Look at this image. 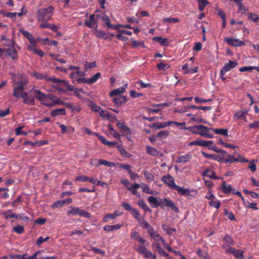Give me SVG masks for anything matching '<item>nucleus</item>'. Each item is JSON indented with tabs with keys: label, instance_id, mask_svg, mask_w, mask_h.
Returning a JSON list of instances; mask_svg holds the SVG:
<instances>
[{
	"label": "nucleus",
	"instance_id": "49530a36",
	"mask_svg": "<svg viewBox=\"0 0 259 259\" xmlns=\"http://www.w3.org/2000/svg\"><path fill=\"white\" fill-rule=\"evenodd\" d=\"M101 77V74L99 72L96 73L94 75H93L92 77L89 78V84H93L96 82L98 79H99Z\"/></svg>",
	"mask_w": 259,
	"mask_h": 259
},
{
	"label": "nucleus",
	"instance_id": "473e14b6",
	"mask_svg": "<svg viewBox=\"0 0 259 259\" xmlns=\"http://www.w3.org/2000/svg\"><path fill=\"white\" fill-rule=\"evenodd\" d=\"M3 215H4V219L8 220L12 218L16 219L17 214L15 213L12 212L11 209H9L7 211H5L2 213Z\"/></svg>",
	"mask_w": 259,
	"mask_h": 259
},
{
	"label": "nucleus",
	"instance_id": "ea45409f",
	"mask_svg": "<svg viewBox=\"0 0 259 259\" xmlns=\"http://www.w3.org/2000/svg\"><path fill=\"white\" fill-rule=\"evenodd\" d=\"M98 165H99V166L104 165L107 166H114L115 164L113 162L108 161L103 159H99Z\"/></svg>",
	"mask_w": 259,
	"mask_h": 259
},
{
	"label": "nucleus",
	"instance_id": "393cba45",
	"mask_svg": "<svg viewBox=\"0 0 259 259\" xmlns=\"http://www.w3.org/2000/svg\"><path fill=\"white\" fill-rule=\"evenodd\" d=\"M122 213L119 212L118 211H115L113 213H107L106 215L103 218V222H108L109 219L114 220L117 217L121 215Z\"/></svg>",
	"mask_w": 259,
	"mask_h": 259
},
{
	"label": "nucleus",
	"instance_id": "e433bc0d",
	"mask_svg": "<svg viewBox=\"0 0 259 259\" xmlns=\"http://www.w3.org/2000/svg\"><path fill=\"white\" fill-rule=\"evenodd\" d=\"M162 228L163 231H165L168 235H172L173 232H176V229L170 228L168 225L164 224L162 225Z\"/></svg>",
	"mask_w": 259,
	"mask_h": 259
},
{
	"label": "nucleus",
	"instance_id": "4c0bfd02",
	"mask_svg": "<svg viewBox=\"0 0 259 259\" xmlns=\"http://www.w3.org/2000/svg\"><path fill=\"white\" fill-rule=\"evenodd\" d=\"M88 106L90 107L91 109L93 111L97 113L99 112L101 110V108L95 104L93 102L90 101L89 103L88 104Z\"/></svg>",
	"mask_w": 259,
	"mask_h": 259
},
{
	"label": "nucleus",
	"instance_id": "864d4df0",
	"mask_svg": "<svg viewBox=\"0 0 259 259\" xmlns=\"http://www.w3.org/2000/svg\"><path fill=\"white\" fill-rule=\"evenodd\" d=\"M223 240L230 245L234 244L235 242L233 238L228 234H226L223 238Z\"/></svg>",
	"mask_w": 259,
	"mask_h": 259
},
{
	"label": "nucleus",
	"instance_id": "bb28decb",
	"mask_svg": "<svg viewBox=\"0 0 259 259\" xmlns=\"http://www.w3.org/2000/svg\"><path fill=\"white\" fill-rule=\"evenodd\" d=\"M117 126L127 135H130L132 133L131 129L124 124L123 121L121 122H118Z\"/></svg>",
	"mask_w": 259,
	"mask_h": 259
},
{
	"label": "nucleus",
	"instance_id": "680f3d73",
	"mask_svg": "<svg viewBox=\"0 0 259 259\" xmlns=\"http://www.w3.org/2000/svg\"><path fill=\"white\" fill-rule=\"evenodd\" d=\"M144 177L148 182H152L154 180V176L147 171L144 172Z\"/></svg>",
	"mask_w": 259,
	"mask_h": 259
},
{
	"label": "nucleus",
	"instance_id": "4468645a",
	"mask_svg": "<svg viewBox=\"0 0 259 259\" xmlns=\"http://www.w3.org/2000/svg\"><path fill=\"white\" fill-rule=\"evenodd\" d=\"M146 149L147 153L151 156L160 157L163 156V154L161 153L160 151L150 146H146Z\"/></svg>",
	"mask_w": 259,
	"mask_h": 259
},
{
	"label": "nucleus",
	"instance_id": "f8f14e48",
	"mask_svg": "<svg viewBox=\"0 0 259 259\" xmlns=\"http://www.w3.org/2000/svg\"><path fill=\"white\" fill-rule=\"evenodd\" d=\"M136 250L146 258H150L152 257V252L143 246H139Z\"/></svg>",
	"mask_w": 259,
	"mask_h": 259
},
{
	"label": "nucleus",
	"instance_id": "37998d69",
	"mask_svg": "<svg viewBox=\"0 0 259 259\" xmlns=\"http://www.w3.org/2000/svg\"><path fill=\"white\" fill-rule=\"evenodd\" d=\"M227 157H228V158H223V162H224L226 163H227L228 162L232 163H233V162L236 161V160H239L238 159H236V157H234L232 155H228Z\"/></svg>",
	"mask_w": 259,
	"mask_h": 259
},
{
	"label": "nucleus",
	"instance_id": "3c124183",
	"mask_svg": "<svg viewBox=\"0 0 259 259\" xmlns=\"http://www.w3.org/2000/svg\"><path fill=\"white\" fill-rule=\"evenodd\" d=\"M23 103L28 104L29 105H34L35 104L34 97H28L27 98L25 99V100H23Z\"/></svg>",
	"mask_w": 259,
	"mask_h": 259
},
{
	"label": "nucleus",
	"instance_id": "f03ea898",
	"mask_svg": "<svg viewBox=\"0 0 259 259\" xmlns=\"http://www.w3.org/2000/svg\"><path fill=\"white\" fill-rule=\"evenodd\" d=\"M54 10V8L51 6L39 9L36 14L37 21L47 22L50 20Z\"/></svg>",
	"mask_w": 259,
	"mask_h": 259
},
{
	"label": "nucleus",
	"instance_id": "f3484780",
	"mask_svg": "<svg viewBox=\"0 0 259 259\" xmlns=\"http://www.w3.org/2000/svg\"><path fill=\"white\" fill-rule=\"evenodd\" d=\"M127 87V84H124V86L121 87V88L114 89L112 91H111L110 92V96L113 97V96H120V95L123 93L125 91V88Z\"/></svg>",
	"mask_w": 259,
	"mask_h": 259
},
{
	"label": "nucleus",
	"instance_id": "20e7f679",
	"mask_svg": "<svg viewBox=\"0 0 259 259\" xmlns=\"http://www.w3.org/2000/svg\"><path fill=\"white\" fill-rule=\"evenodd\" d=\"M162 181L172 190H175L177 188L178 185L175 184L174 178L170 175L163 176L162 177Z\"/></svg>",
	"mask_w": 259,
	"mask_h": 259
},
{
	"label": "nucleus",
	"instance_id": "c03bdc74",
	"mask_svg": "<svg viewBox=\"0 0 259 259\" xmlns=\"http://www.w3.org/2000/svg\"><path fill=\"white\" fill-rule=\"evenodd\" d=\"M96 35L99 38H104L105 39L109 38V34L106 33L103 31H97Z\"/></svg>",
	"mask_w": 259,
	"mask_h": 259
},
{
	"label": "nucleus",
	"instance_id": "7c9ffc66",
	"mask_svg": "<svg viewBox=\"0 0 259 259\" xmlns=\"http://www.w3.org/2000/svg\"><path fill=\"white\" fill-rule=\"evenodd\" d=\"M51 116H57L58 115H66V110L65 108H60L56 109L52 111L51 113Z\"/></svg>",
	"mask_w": 259,
	"mask_h": 259
},
{
	"label": "nucleus",
	"instance_id": "13d9d810",
	"mask_svg": "<svg viewBox=\"0 0 259 259\" xmlns=\"http://www.w3.org/2000/svg\"><path fill=\"white\" fill-rule=\"evenodd\" d=\"M157 67L159 70H165L166 69L169 68L170 66L167 64L161 62L157 65Z\"/></svg>",
	"mask_w": 259,
	"mask_h": 259
},
{
	"label": "nucleus",
	"instance_id": "58836bf2",
	"mask_svg": "<svg viewBox=\"0 0 259 259\" xmlns=\"http://www.w3.org/2000/svg\"><path fill=\"white\" fill-rule=\"evenodd\" d=\"M253 69L256 70L259 72V67L257 66H244L239 68V71L241 72L244 71H251Z\"/></svg>",
	"mask_w": 259,
	"mask_h": 259
},
{
	"label": "nucleus",
	"instance_id": "5fc2aeb1",
	"mask_svg": "<svg viewBox=\"0 0 259 259\" xmlns=\"http://www.w3.org/2000/svg\"><path fill=\"white\" fill-rule=\"evenodd\" d=\"M163 21L164 23H178L179 22V19L177 18H164Z\"/></svg>",
	"mask_w": 259,
	"mask_h": 259
},
{
	"label": "nucleus",
	"instance_id": "79ce46f5",
	"mask_svg": "<svg viewBox=\"0 0 259 259\" xmlns=\"http://www.w3.org/2000/svg\"><path fill=\"white\" fill-rule=\"evenodd\" d=\"M28 50L32 52L33 53L38 55L41 57H42L45 55L44 52L42 50L32 48L30 46H28Z\"/></svg>",
	"mask_w": 259,
	"mask_h": 259
},
{
	"label": "nucleus",
	"instance_id": "6ab92c4d",
	"mask_svg": "<svg viewBox=\"0 0 259 259\" xmlns=\"http://www.w3.org/2000/svg\"><path fill=\"white\" fill-rule=\"evenodd\" d=\"M48 143V141H45V140H40L39 141H36L35 142H32L29 141H26L24 143V145H30L32 147H39L46 144H47Z\"/></svg>",
	"mask_w": 259,
	"mask_h": 259
},
{
	"label": "nucleus",
	"instance_id": "423d86ee",
	"mask_svg": "<svg viewBox=\"0 0 259 259\" xmlns=\"http://www.w3.org/2000/svg\"><path fill=\"white\" fill-rule=\"evenodd\" d=\"M225 41L229 45L234 47H241L245 45V43L239 39L233 38L231 37H226Z\"/></svg>",
	"mask_w": 259,
	"mask_h": 259
},
{
	"label": "nucleus",
	"instance_id": "7ed1b4c3",
	"mask_svg": "<svg viewBox=\"0 0 259 259\" xmlns=\"http://www.w3.org/2000/svg\"><path fill=\"white\" fill-rule=\"evenodd\" d=\"M26 82L25 81H21L18 83V85L15 88H14L13 95L15 98H18L19 97L22 98L23 100H25L28 97V94L27 92H23L22 94H20L19 92L22 91L24 89V86L25 85Z\"/></svg>",
	"mask_w": 259,
	"mask_h": 259
},
{
	"label": "nucleus",
	"instance_id": "f257e3e1",
	"mask_svg": "<svg viewBox=\"0 0 259 259\" xmlns=\"http://www.w3.org/2000/svg\"><path fill=\"white\" fill-rule=\"evenodd\" d=\"M148 200L151 204V206L153 208H156L160 206L161 207L163 208L164 206H167L170 207L175 212L178 213L179 212V209L175 204L172 201L166 198H163L162 199L159 198V201L157 198L150 196L148 197Z\"/></svg>",
	"mask_w": 259,
	"mask_h": 259
},
{
	"label": "nucleus",
	"instance_id": "ddd939ff",
	"mask_svg": "<svg viewBox=\"0 0 259 259\" xmlns=\"http://www.w3.org/2000/svg\"><path fill=\"white\" fill-rule=\"evenodd\" d=\"M30 92L32 93L34 96V98H36L41 102H43L42 100L46 99L47 96V94L43 93L40 90H34L33 88L30 90Z\"/></svg>",
	"mask_w": 259,
	"mask_h": 259
},
{
	"label": "nucleus",
	"instance_id": "72a5a7b5",
	"mask_svg": "<svg viewBox=\"0 0 259 259\" xmlns=\"http://www.w3.org/2000/svg\"><path fill=\"white\" fill-rule=\"evenodd\" d=\"M208 143L210 142H206V141L195 140L190 142L188 144L189 146L198 145L200 146H207Z\"/></svg>",
	"mask_w": 259,
	"mask_h": 259
},
{
	"label": "nucleus",
	"instance_id": "8fccbe9b",
	"mask_svg": "<svg viewBox=\"0 0 259 259\" xmlns=\"http://www.w3.org/2000/svg\"><path fill=\"white\" fill-rule=\"evenodd\" d=\"M150 236V237L153 238L155 240L158 241L160 240V238H162L163 237H161L158 233L155 232L153 228L152 231H150V233H148Z\"/></svg>",
	"mask_w": 259,
	"mask_h": 259
},
{
	"label": "nucleus",
	"instance_id": "c756f323",
	"mask_svg": "<svg viewBox=\"0 0 259 259\" xmlns=\"http://www.w3.org/2000/svg\"><path fill=\"white\" fill-rule=\"evenodd\" d=\"M209 131L213 132L216 134H220L225 136H228V132L227 129L214 128H209Z\"/></svg>",
	"mask_w": 259,
	"mask_h": 259
},
{
	"label": "nucleus",
	"instance_id": "4be33fe9",
	"mask_svg": "<svg viewBox=\"0 0 259 259\" xmlns=\"http://www.w3.org/2000/svg\"><path fill=\"white\" fill-rule=\"evenodd\" d=\"M192 155L189 154L184 155H181L177 158L176 162L178 163H186L190 161Z\"/></svg>",
	"mask_w": 259,
	"mask_h": 259
},
{
	"label": "nucleus",
	"instance_id": "6e6552de",
	"mask_svg": "<svg viewBox=\"0 0 259 259\" xmlns=\"http://www.w3.org/2000/svg\"><path fill=\"white\" fill-rule=\"evenodd\" d=\"M237 65L238 63L237 62L230 60L229 63L225 64V65L221 69V71H222V74H225L227 72L235 68Z\"/></svg>",
	"mask_w": 259,
	"mask_h": 259
},
{
	"label": "nucleus",
	"instance_id": "f704fd0d",
	"mask_svg": "<svg viewBox=\"0 0 259 259\" xmlns=\"http://www.w3.org/2000/svg\"><path fill=\"white\" fill-rule=\"evenodd\" d=\"M222 190L225 194H229L233 190L231 185H226V182L224 181L222 184Z\"/></svg>",
	"mask_w": 259,
	"mask_h": 259
},
{
	"label": "nucleus",
	"instance_id": "39448f33",
	"mask_svg": "<svg viewBox=\"0 0 259 259\" xmlns=\"http://www.w3.org/2000/svg\"><path fill=\"white\" fill-rule=\"evenodd\" d=\"M185 130H188L193 134H199L198 131L203 130L206 132H208L209 129L208 127L203 125H197L189 127H185L183 128Z\"/></svg>",
	"mask_w": 259,
	"mask_h": 259
},
{
	"label": "nucleus",
	"instance_id": "4d7b16f0",
	"mask_svg": "<svg viewBox=\"0 0 259 259\" xmlns=\"http://www.w3.org/2000/svg\"><path fill=\"white\" fill-rule=\"evenodd\" d=\"M96 67V63L95 62H85L84 64L85 70H87L89 69L93 68Z\"/></svg>",
	"mask_w": 259,
	"mask_h": 259
},
{
	"label": "nucleus",
	"instance_id": "b1692460",
	"mask_svg": "<svg viewBox=\"0 0 259 259\" xmlns=\"http://www.w3.org/2000/svg\"><path fill=\"white\" fill-rule=\"evenodd\" d=\"M201 153L206 158L214 159L215 160H217V161H218L220 162H223V157H221V156H218V155H213V154H207V153H205L203 151H201Z\"/></svg>",
	"mask_w": 259,
	"mask_h": 259
},
{
	"label": "nucleus",
	"instance_id": "9b49d317",
	"mask_svg": "<svg viewBox=\"0 0 259 259\" xmlns=\"http://www.w3.org/2000/svg\"><path fill=\"white\" fill-rule=\"evenodd\" d=\"M112 100L116 106L119 107L124 104L127 101V99L125 96H117L113 97Z\"/></svg>",
	"mask_w": 259,
	"mask_h": 259
},
{
	"label": "nucleus",
	"instance_id": "c9c22d12",
	"mask_svg": "<svg viewBox=\"0 0 259 259\" xmlns=\"http://www.w3.org/2000/svg\"><path fill=\"white\" fill-rule=\"evenodd\" d=\"M138 204L139 206L141 207L145 211L151 212L152 210L146 204L144 200L142 199L138 201Z\"/></svg>",
	"mask_w": 259,
	"mask_h": 259
},
{
	"label": "nucleus",
	"instance_id": "0eeeda50",
	"mask_svg": "<svg viewBox=\"0 0 259 259\" xmlns=\"http://www.w3.org/2000/svg\"><path fill=\"white\" fill-rule=\"evenodd\" d=\"M84 25L90 28H97L98 22L95 19V16L94 14H92L90 16L89 20H85Z\"/></svg>",
	"mask_w": 259,
	"mask_h": 259
},
{
	"label": "nucleus",
	"instance_id": "1a4fd4ad",
	"mask_svg": "<svg viewBox=\"0 0 259 259\" xmlns=\"http://www.w3.org/2000/svg\"><path fill=\"white\" fill-rule=\"evenodd\" d=\"M6 57H11L13 60L16 61L18 59V56L17 50L14 47L6 49Z\"/></svg>",
	"mask_w": 259,
	"mask_h": 259
},
{
	"label": "nucleus",
	"instance_id": "603ef678",
	"mask_svg": "<svg viewBox=\"0 0 259 259\" xmlns=\"http://www.w3.org/2000/svg\"><path fill=\"white\" fill-rule=\"evenodd\" d=\"M108 130L110 132L111 134L116 138H119L120 136L117 132L114 130L113 126L112 125H108Z\"/></svg>",
	"mask_w": 259,
	"mask_h": 259
},
{
	"label": "nucleus",
	"instance_id": "69168bd1",
	"mask_svg": "<svg viewBox=\"0 0 259 259\" xmlns=\"http://www.w3.org/2000/svg\"><path fill=\"white\" fill-rule=\"evenodd\" d=\"M14 231L19 234L23 233L24 231V228L22 226L17 225L14 228Z\"/></svg>",
	"mask_w": 259,
	"mask_h": 259
},
{
	"label": "nucleus",
	"instance_id": "2f4dec72",
	"mask_svg": "<svg viewBox=\"0 0 259 259\" xmlns=\"http://www.w3.org/2000/svg\"><path fill=\"white\" fill-rule=\"evenodd\" d=\"M121 227V225L119 224L106 225L103 227V230L106 232H111L119 229Z\"/></svg>",
	"mask_w": 259,
	"mask_h": 259
},
{
	"label": "nucleus",
	"instance_id": "0e129e2a",
	"mask_svg": "<svg viewBox=\"0 0 259 259\" xmlns=\"http://www.w3.org/2000/svg\"><path fill=\"white\" fill-rule=\"evenodd\" d=\"M169 134V132L168 131H162L158 132L157 136L160 138H165L168 136Z\"/></svg>",
	"mask_w": 259,
	"mask_h": 259
},
{
	"label": "nucleus",
	"instance_id": "c85d7f7f",
	"mask_svg": "<svg viewBox=\"0 0 259 259\" xmlns=\"http://www.w3.org/2000/svg\"><path fill=\"white\" fill-rule=\"evenodd\" d=\"M152 246L153 248H155L159 254L161 256H167V253L162 249V248L161 247L159 243L157 242H154L152 243Z\"/></svg>",
	"mask_w": 259,
	"mask_h": 259
},
{
	"label": "nucleus",
	"instance_id": "a211bd4d",
	"mask_svg": "<svg viewBox=\"0 0 259 259\" xmlns=\"http://www.w3.org/2000/svg\"><path fill=\"white\" fill-rule=\"evenodd\" d=\"M171 124V122H169V121L165 122L163 123L161 122H155L152 124H149L148 126L152 128H154L155 129H160L162 128H164L165 127L168 126Z\"/></svg>",
	"mask_w": 259,
	"mask_h": 259
},
{
	"label": "nucleus",
	"instance_id": "bf43d9fd",
	"mask_svg": "<svg viewBox=\"0 0 259 259\" xmlns=\"http://www.w3.org/2000/svg\"><path fill=\"white\" fill-rule=\"evenodd\" d=\"M131 214L133 215V216L134 217V218L135 219H136L138 221H139L141 219L140 218L141 216L140 213L138 212V211L136 208H134L131 211Z\"/></svg>",
	"mask_w": 259,
	"mask_h": 259
},
{
	"label": "nucleus",
	"instance_id": "338daca9",
	"mask_svg": "<svg viewBox=\"0 0 259 259\" xmlns=\"http://www.w3.org/2000/svg\"><path fill=\"white\" fill-rule=\"evenodd\" d=\"M118 150L120 153L126 157H129L130 154L121 146H117Z\"/></svg>",
	"mask_w": 259,
	"mask_h": 259
},
{
	"label": "nucleus",
	"instance_id": "5701e85b",
	"mask_svg": "<svg viewBox=\"0 0 259 259\" xmlns=\"http://www.w3.org/2000/svg\"><path fill=\"white\" fill-rule=\"evenodd\" d=\"M138 222L141 227L148 230V233H150V231L153 230V228L151 226L149 223L146 221L144 219L140 220Z\"/></svg>",
	"mask_w": 259,
	"mask_h": 259
},
{
	"label": "nucleus",
	"instance_id": "412c9836",
	"mask_svg": "<svg viewBox=\"0 0 259 259\" xmlns=\"http://www.w3.org/2000/svg\"><path fill=\"white\" fill-rule=\"evenodd\" d=\"M99 115L100 117H101L104 119H110V118H114L116 117V116L115 115H111L109 112L105 110H103L101 108V110L99 112Z\"/></svg>",
	"mask_w": 259,
	"mask_h": 259
},
{
	"label": "nucleus",
	"instance_id": "774afa93",
	"mask_svg": "<svg viewBox=\"0 0 259 259\" xmlns=\"http://www.w3.org/2000/svg\"><path fill=\"white\" fill-rule=\"evenodd\" d=\"M102 20L105 22V24H106L107 27H108V28L111 24L110 23V20L109 17L105 14L103 15V16L102 17Z\"/></svg>",
	"mask_w": 259,
	"mask_h": 259
},
{
	"label": "nucleus",
	"instance_id": "a18cd8bd",
	"mask_svg": "<svg viewBox=\"0 0 259 259\" xmlns=\"http://www.w3.org/2000/svg\"><path fill=\"white\" fill-rule=\"evenodd\" d=\"M197 255L203 259H209L210 257L208 254L206 252H203L201 249H199L197 251Z\"/></svg>",
	"mask_w": 259,
	"mask_h": 259
},
{
	"label": "nucleus",
	"instance_id": "e2e57ef3",
	"mask_svg": "<svg viewBox=\"0 0 259 259\" xmlns=\"http://www.w3.org/2000/svg\"><path fill=\"white\" fill-rule=\"evenodd\" d=\"M209 205L211 207L218 209L221 206V202L219 201L211 200L209 202Z\"/></svg>",
	"mask_w": 259,
	"mask_h": 259
},
{
	"label": "nucleus",
	"instance_id": "dca6fc26",
	"mask_svg": "<svg viewBox=\"0 0 259 259\" xmlns=\"http://www.w3.org/2000/svg\"><path fill=\"white\" fill-rule=\"evenodd\" d=\"M201 176L202 177L206 176L210 179L218 180L220 179V177H218L215 175V172L213 170H210L209 168L205 169L204 171L202 172Z\"/></svg>",
	"mask_w": 259,
	"mask_h": 259
},
{
	"label": "nucleus",
	"instance_id": "de8ad7c7",
	"mask_svg": "<svg viewBox=\"0 0 259 259\" xmlns=\"http://www.w3.org/2000/svg\"><path fill=\"white\" fill-rule=\"evenodd\" d=\"M85 75V73L84 71H80L77 70V71L75 72H72L70 74V77L71 78H73L77 76H80L81 77L84 76Z\"/></svg>",
	"mask_w": 259,
	"mask_h": 259
},
{
	"label": "nucleus",
	"instance_id": "2eb2a0df",
	"mask_svg": "<svg viewBox=\"0 0 259 259\" xmlns=\"http://www.w3.org/2000/svg\"><path fill=\"white\" fill-rule=\"evenodd\" d=\"M21 33L26 37L29 41L32 47H36V41L32 36V35L28 31L24 30H20Z\"/></svg>",
	"mask_w": 259,
	"mask_h": 259
},
{
	"label": "nucleus",
	"instance_id": "a878e982",
	"mask_svg": "<svg viewBox=\"0 0 259 259\" xmlns=\"http://www.w3.org/2000/svg\"><path fill=\"white\" fill-rule=\"evenodd\" d=\"M40 28L41 29L46 28H49L53 30V31L57 32V30L58 29L59 27L56 25L47 23V22L40 24Z\"/></svg>",
	"mask_w": 259,
	"mask_h": 259
},
{
	"label": "nucleus",
	"instance_id": "09e8293b",
	"mask_svg": "<svg viewBox=\"0 0 259 259\" xmlns=\"http://www.w3.org/2000/svg\"><path fill=\"white\" fill-rule=\"evenodd\" d=\"M138 47H141L142 48H144L145 47V46L143 41L133 40L132 48L135 49Z\"/></svg>",
	"mask_w": 259,
	"mask_h": 259
},
{
	"label": "nucleus",
	"instance_id": "6e6d98bb",
	"mask_svg": "<svg viewBox=\"0 0 259 259\" xmlns=\"http://www.w3.org/2000/svg\"><path fill=\"white\" fill-rule=\"evenodd\" d=\"M80 209V208L79 207H71L70 208V210L69 211H68V214H71L72 215H76V214L78 215V214L79 213Z\"/></svg>",
	"mask_w": 259,
	"mask_h": 259
},
{
	"label": "nucleus",
	"instance_id": "a19ab883",
	"mask_svg": "<svg viewBox=\"0 0 259 259\" xmlns=\"http://www.w3.org/2000/svg\"><path fill=\"white\" fill-rule=\"evenodd\" d=\"M247 114L248 111L243 110L241 111H238L237 113H235L234 116L237 117L238 119H245Z\"/></svg>",
	"mask_w": 259,
	"mask_h": 259
},
{
	"label": "nucleus",
	"instance_id": "9d476101",
	"mask_svg": "<svg viewBox=\"0 0 259 259\" xmlns=\"http://www.w3.org/2000/svg\"><path fill=\"white\" fill-rule=\"evenodd\" d=\"M226 252L227 253L233 254L236 257L238 258L241 259L243 258V254L244 252L243 250L236 249L235 248L230 246L228 249H226Z\"/></svg>",
	"mask_w": 259,
	"mask_h": 259
},
{
	"label": "nucleus",
	"instance_id": "cd10ccee",
	"mask_svg": "<svg viewBox=\"0 0 259 259\" xmlns=\"http://www.w3.org/2000/svg\"><path fill=\"white\" fill-rule=\"evenodd\" d=\"M153 40L159 42L160 45L163 46H169V41L167 40V38H162L161 36H155L154 37Z\"/></svg>",
	"mask_w": 259,
	"mask_h": 259
},
{
	"label": "nucleus",
	"instance_id": "052dcab7",
	"mask_svg": "<svg viewBox=\"0 0 259 259\" xmlns=\"http://www.w3.org/2000/svg\"><path fill=\"white\" fill-rule=\"evenodd\" d=\"M224 213L226 215L228 216V218L231 221H235L236 220L234 214L232 212H230L227 209H224Z\"/></svg>",
	"mask_w": 259,
	"mask_h": 259
},
{
	"label": "nucleus",
	"instance_id": "aec40b11",
	"mask_svg": "<svg viewBox=\"0 0 259 259\" xmlns=\"http://www.w3.org/2000/svg\"><path fill=\"white\" fill-rule=\"evenodd\" d=\"M177 188L175 190H177L179 194L182 196H190V190L188 188H185L184 187H180L179 186H177Z\"/></svg>",
	"mask_w": 259,
	"mask_h": 259
}]
</instances>
